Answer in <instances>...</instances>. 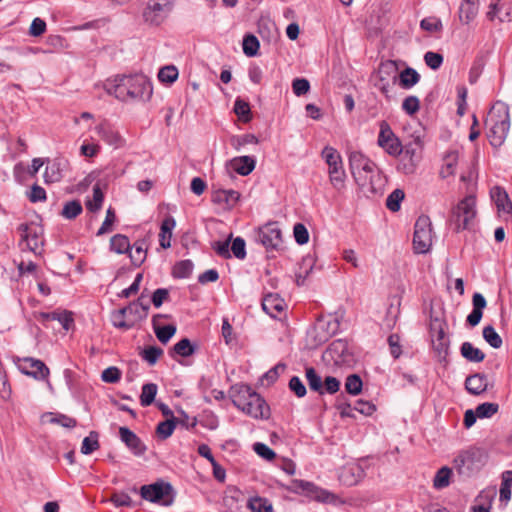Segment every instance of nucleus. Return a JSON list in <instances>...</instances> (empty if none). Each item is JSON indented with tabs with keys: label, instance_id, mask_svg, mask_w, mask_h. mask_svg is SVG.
Segmentation results:
<instances>
[{
	"label": "nucleus",
	"instance_id": "f257e3e1",
	"mask_svg": "<svg viewBox=\"0 0 512 512\" xmlns=\"http://www.w3.org/2000/svg\"><path fill=\"white\" fill-rule=\"evenodd\" d=\"M104 89L109 95L125 102L149 100L153 92L150 81L142 74L117 75L105 81Z\"/></svg>",
	"mask_w": 512,
	"mask_h": 512
},
{
	"label": "nucleus",
	"instance_id": "f03ea898",
	"mask_svg": "<svg viewBox=\"0 0 512 512\" xmlns=\"http://www.w3.org/2000/svg\"><path fill=\"white\" fill-rule=\"evenodd\" d=\"M446 327V312L443 303L434 299L430 308L429 334L433 356L440 364L438 374H440V369L443 370L444 374L447 366L448 336Z\"/></svg>",
	"mask_w": 512,
	"mask_h": 512
},
{
	"label": "nucleus",
	"instance_id": "7ed1b4c3",
	"mask_svg": "<svg viewBox=\"0 0 512 512\" xmlns=\"http://www.w3.org/2000/svg\"><path fill=\"white\" fill-rule=\"evenodd\" d=\"M461 181L466 184L467 195L457 203L450 215V222L454 223L456 232L470 230L474 226L477 216L475 184L473 183L472 172L461 175Z\"/></svg>",
	"mask_w": 512,
	"mask_h": 512
},
{
	"label": "nucleus",
	"instance_id": "20e7f679",
	"mask_svg": "<svg viewBox=\"0 0 512 512\" xmlns=\"http://www.w3.org/2000/svg\"><path fill=\"white\" fill-rule=\"evenodd\" d=\"M488 128L487 138L493 147H500L508 134L510 128V115L508 107L497 103L491 107L485 119Z\"/></svg>",
	"mask_w": 512,
	"mask_h": 512
},
{
	"label": "nucleus",
	"instance_id": "39448f33",
	"mask_svg": "<svg viewBox=\"0 0 512 512\" xmlns=\"http://www.w3.org/2000/svg\"><path fill=\"white\" fill-rule=\"evenodd\" d=\"M349 166L358 186L368 188L372 193L377 192L375 178L380 180V175L374 162L361 152L353 151L349 155Z\"/></svg>",
	"mask_w": 512,
	"mask_h": 512
},
{
	"label": "nucleus",
	"instance_id": "423d86ee",
	"mask_svg": "<svg viewBox=\"0 0 512 512\" xmlns=\"http://www.w3.org/2000/svg\"><path fill=\"white\" fill-rule=\"evenodd\" d=\"M233 403L255 419H267L270 416V408L265 400L248 386L241 390L240 395Z\"/></svg>",
	"mask_w": 512,
	"mask_h": 512
},
{
	"label": "nucleus",
	"instance_id": "0eeeda50",
	"mask_svg": "<svg viewBox=\"0 0 512 512\" xmlns=\"http://www.w3.org/2000/svg\"><path fill=\"white\" fill-rule=\"evenodd\" d=\"M322 158L328 165V174L331 184L339 189L343 187L345 171L343 169L340 153L331 146H326L321 152Z\"/></svg>",
	"mask_w": 512,
	"mask_h": 512
},
{
	"label": "nucleus",
	"instance_id": "6e6552de",
	"mask_svg": "<svg viewBox=\"0 0 512 512\" xmlns=\"http://www.w3.org/2000/svg\"><path fill=\"white\" fill-rule=\"evenodd\" d=\"M432 244V229L430 218L421 215L416 220L413 235V248L416 253H426Z\"/></svg>",
	"mask_w": 512,
	"mask_h": 512
},
{
	"label": "nucleus",
	"instance_id": "1a4fd4ad",
	"mask_svg": "<svg viewBox=\"0 0 512 512\" xmlns=\"http://www.w3.org/2000/svg\"><path fill=\"white\" fill-rule=\"evenodd\" d=\"M397 156L399 157L398 171L405 175H411L416 172L422 159V148L418 143H409L404 146Z\"/></svg>",
	"mask_w": 512,
	"mask_h": 512
},
{
	"label": "nucleus",
	"instance_id": "9d476101",
	"mask_svg": "<svg viewBox=\"0 0 512 512\" xmlns=\"http://www.w3.org/2000/svg\"><path fill=\"white\" fill-rule=\"evenodd\" d=\"M141 497L154 503L170 505L173 502L172 486L169 483L157 482L143 485L140 489Z\"/></svg>",
	"mask_w": 512,
	"mask_h": 512
},
{
	"label": "nucleus",
	"instance_id": "9b49d317",
	"mask_svg": "<svg viewBox=\"0 0 512 512\" xmlns=\"http://www.w3.org/2000/svg\"><path fill=\"white\" fill-rule=\"evenodd\" d=\"M172 9L168 0H149L143 10V19L145 23L158 26L164 22Z\"/></svg>",
	"mask_w": 512,
	"mask_h": 512
},
{
	"label": "nucleus",
	"instance_id": "f8f14e48",
	"mask_svg": "<svg viewBox=\"0 0 512 512\" xmlns=\"http://www.w3.org/2000/svg\"><path fill=\"white\" fill-rule=\"evenodd\" d=\"M257 240L266 248L267 251L281 249L283 240L282 232L277 222H269L260 227L257 231Z\"/></svg>",
	"mask_w": 512,
	"mask_h": 512
},
{
	"label": "nucleus",
	"instance_id": "ddd939ff",
	"mask_svg": "<svg viewBox=\"0 0 512 512\" xmlns=\"http://www.w3.org/2000/svg\"><path fill=\"white\" fill-rule=\"evenodd\" d=\"M13 360L23 374L31 376L36 380H46L49 376V368L41 360L19 356H15Z\"/></svg>",
	"mask_w": 512,
	"mask_h": 512
},
{
	"label": "nucleus",
	"instance_id": "4468645a",
	"mask_svg": "<svg viewBox=\"0 0 512 512\" xmlns=\"http://www.w3.org/2000/svg\"><path fill=\"white\" fill-rule=\"evenodd\" d=\"M390 72L394 73L393 80L395 81L398 77L399 85L403 89H410L414 85H416L420 80V74L411 67H406L399 74L397 73V67L393 62H387L381 64L379 69V74L386 73L390 74Z\"/></svg>",
	"mask_w": 512,
	"mask_h": 512
},
{
	"label": "nucleus",
	"instance_id": "2eb2a0df",
	"mask_svg": "<svg viewBox=\"0 0 512 512\" xmlns=\"http://www.w3.org/2000/svg\"><path fill=\"white\" fill-rule=\"evenodd\" d=\"M378 144L391 156L398 155L403 149L399 139L395 136L391 127L386 121H382L380 123Z\"/></svg>",
	"mask_w": 512,
	"mask_h": 512
},
{
	"label": "nucleus",
	"instance_id": "dca6fc26",
	"mask_svg": "<svg viewBox=\"0 0 512 512\" xmlns=\"http://www.w3.org/2000/svg\"><path fill=\"white\" fill-rule=\"evenodd\" d=\"M18 231L21 234V244L25 243L26 248L29 251H32L34 253L37 252L38 248L42 244L41 240V234L42 229L38 225L31 223V224H21L18 227Z\"/></svg>",
	"mask_w": 512,
	"mask_h": 512
},
{
	"label": "nucleus",
	"instance_id": "f3484780",
	"mask_svg": "<svg viewBox=\"0 0 512 512\" xmlns=\"http://www.w3.org/2000/svg\"><path fill=\"white\" fill-rule=\"evenodd\" d=\"M170 318V315L156 314L152 318V327L158 340L166 344L176 333V326L173 324L164 325L160 324L161 319Z\"/></svg>",
	"mask_w": 512,
	"mask_h": 512
},
{
	"label": "nucleus",
	"instance_id": "a211bd4d",
	"mask_svg": "<svg viewBox=\"0 0 512 512\" xmlns=\"http://www.w3.org/2000/svg\"><path fill=\"white\" fill-rule=\"evenodd\" d=\"M119 436L121 440L130 448L134 454L142 455L146 451V446L143 444L141 439L129 428L120 427Z\"/></svg>",
	"mask_w": 512,
	"mask_h": 512
},
{
	"label": "nucleus",
	"instance_id": "6ab92c4d",
	"mask_svg": "<svg viewBox=\"0 0 512 512\" xmlns=\"http://www.w3.org/2000/svg\"><path fill=\"white\" fill-rule=\"evenodd\" d=\"M489 386L487 376L483 373L469 375L465 380V388L471 395H481Z\"/></svg>",
	"mask_w": 512,
	"mask_h": 512
},
{
	"label": "nucleus",
	"instance_id": "aec40b11",
	"mask_svg": "<svg viewBox=\"0 0 512 512\" xmlns=\"http://www.w3.org/2000/svg\"><path fill=\"white\" fill-rule=\"evenodd\" d=\"M284 300L278 294H267L262 300L263 310L273 318L284 312Z\"/></svg>",
	"mask_w": 512,
	"mask_h": 512
},
{
	"label": "nucleus",
	"instance_id": "412c9836",
	"mask_svg": "<svg viewBox=\"0 0 512 512\" xmlns=\"http://www.w3.org/2000/svg\"><path fill=\"white\" fill-rule=\"evenodd\" d=\"M479 0H462L458 9V18L462 24L469 25L477 16Z\"/></svg>",
	"mask_w": 512,
	"mask_h": 512
},
{
	"label": "nucleus",
	"instance_id": "4be33fe9",
	"mask_svg": "<svg viewBox=\"0 0 512 512\" xmlns=\"http://www.w3.org/2000/svg\"><path fill=\"white\" fill-rule=\"evenodd\" d=\"M490 196L495 203L498 212H512V202L510 201L507 192L500 186H494L490 190Z\"/></svg>",
	"mask_w": 512,
	"mask_h": 512
},
{
	"label": "nucleus",
	"instance_id": "5701e85b",
	"mask_svg": "<svg viewBox=\"0 0 512 512\" xmlns=\"http://www.w3.org/2000/svg\"><path fill=\"white\" fill-rule=\"evenodd\" d=\"M364 471L358 465L343 467L339 474V480L346 486L356 485L363 477Z\"/></svg>",
	"mask_w": 512,
	"mask_h": 512
},
{
	"label": "nucleus",
	"instance_id": "b1692460",
	"mask_svg": "<svg viewBox=\"0 0 512 512\" xmlns=\"http://www.w3.org/2000/svg\"><path fill=\"white\" fill-rule=\"evenodd\" d=\"M300 487L319 502L332 503L336 500L334 494L315 486L313 483L301 481Z\"/></svg>",
	"mask_w": 512,
	"mask_h": 512
},
{
	"label": "nucleus",
	"instance_id": "393cba45",
	"mask_svg": "<svg viewBox=\"0 0 512 512\" xmlns=\"http://www.w3.org/2000/svg\"><path fill=\"white\" fill-rule=\"evenodd\" d=\"M348 352L347 342L344 340H335L327 348L325 355L335 363L344 362L345 355Z\"/></svg>",
	"mask_w": 512,
	"mask_h": 512
},
{
	"label": "nucleus",
	"instance_id": "a878e982",
	"mask_svg": "<svg viewBox=\"0 0 512 512\" xmlns=\"http://www.w3.org/2000/svg\"><path fill=\"white\" fill-rule=\"evenodd\" d=\"M99 137L110 145L119 146L121 143V136L119 133L108 123L102 122L96 127Z\"/></svg>",
	"mask_w": 512,
	"mask_h": 512
},
{
	"label": "nucleus",
	"instance_id": "bb28decb",
	"mask_svg": "<svg viewBox=\"0 0 512 512\" xmlns=\"http://www.w3.org/2000/svg\"><path fill=\"white\" fill-rule=\"evenodd\" d=\"M134 307V304H129L128 306L123 307L119 309L117 312H115L113 314V325L121 330H129L132 327H134L135 321H132L131 319H126L128 313H132Z\"/></svg>",
	"mask_w": 512,
	"mask_h": 512
},
{
	"label": "nucleus",
	"instance_id": "cd10ccee",
	"mask_svg": "<svg viewBox=\"0 0 512 512\" xmlns=\"http://www.w3.org/2000/svg\"><path fill=\"white\" fill-rule=\"evenodd\" d=\"M229 165L238 174L246 176L255 168V160L250 156H240L230 160Z\"/></svg>",
	"mask_w": 512,
	"mask_h": 512
},
{
	"label": "nucleus",
	"instance_id": "c85d7f7f",
	"mask_svg": "<svg viewBox=\"0 0 512 512\" xmlns=\"http://www.w3.org/2000/svg\"><path fill=\"white\" fill-rule=\"evenodd\" d=\"M176 222L172 216H167L161 223L159 233V243L164 249L171 246L172 230L174 229Z\"/></svg>",
	"mask_w": 512,
	"mask_h": 512
},
{
	"label": "nucleus",
	"instance_id": "c756f323",
	"mask_svg": "<svg viewBox=\"0 0 512 512\" xmlns=\"http://www.w3.org/2000/svg\"><path fill=\"white\" fill-rule=\"evenodd\" d=\"M129 257L134 266H140L147 256V244L145 240H137L133 247L130 248Z\"/></svg>",
	"mask_w": 512,
	"mask_h": 512
},
{
	"label": "nucleus",
	"instance_id": "7c9ffc66",
	"mask_svg": "<svg viewBox=\"0 0 512 512\" xmlns=\"http://www.w3.org/2000/svg\"><path fill=\"white\" fill-rule=\"evenodd\" d=\"M461 355L470 362L479 363L485 359V354L480 349L474 347L470 342H464L461 345Z\"/></svg>",
	"mask_w": 512,
	"mask_h": 512
},
{
	"label": "nucleus",
	"instance_id": "2f4dec72",
	"mask_svg": "<svg viewBox=\"0 0 512 512\" xmlns=\"http://www.w3.org/2000/svg\"><path fill=\"white\" fill-rule=\"evenodd\" d=\"M240 194L234 190H219L213 195V201L233 207L239 200Z\"/></svg>",
	"mask_w": 512,
	"mask_h": 512
},
{
	"label": "nucleus",
	"instance_id": "473e14b6",
	"mask_svg": "<svg viewBox=\"0 0 512 512\" xmlns=\"http://www.w3.org/2000/svg\"><path fill=\"white\" fill-rule=\"evenodd\" d=\"M500 486V501L508 502L511 498L512 487V470H507L502 473Z\"/></svg>",
	"mask_w": 512,
	"mask_h": 512
},
{
	"label": "nucleus",
	"instance_id": "72a5a7b5",
	"mask_svg": "<svg viewBox=\"0 0 512 512\" xmlns=\"http://www.w3.org/2000/svg\"><path fill=\"white\" fill-rule=\"evenodd\" d=\"M234 112L244 123H247L252 119L249 103L239 97L235 100Z\"/></svg>",
	"mask_w": 512,
	"mask_h": 512
},
{
	"label": "nucleus",
	"instance_id": "f704fd0d",
	"mask_svg": "<svg viewBox=\"0 0 512 512\" xmlns=\"http://www.w3.org/2000/svg\"><path fill=\"white\" fill-rule=\"evenodd\" d=\"M111 250L116 253L122 254L130 251L131 245L127 236L122 234H116L111 238Z\"/></svg>",
	"mask_w": 512,
	"mask_h": 512
},
{
	"label": "nucleus",
	"instance_id": "c9c22d12",
	"mask_svg": "<svg viewBox=\"0 0 512 512\" xmlns=\"http://www.w3.org/2000/svg\"><path fill=\"white\" fill-rule=\"evenodd\" d=\"M305 374L310 389L322 395L323 381L316 370L313 367H307Z\"/></svg>",
	"mask_w": 512,
	"mask_h": 512
},
{
	"label": "nucleus",
	"instance_id": "e433bc0d",
	"mask_svg": "<svg viewBox=\"0 0 512 512\" xmlns=\"http://www.w3.org/2000/svg\"><path fill=\"white\" fill-rule=\"evenodd\" d=\"M177 419L172 417V419H166L163 422H160L156 427L157 436L165 440L173 434V431L176 427Z\"/></svg>",
	"mask_w": 512,
	"mask_h": 512
},
{
	"label": "nucleus",
	"instance_id": "4c0bfd02",
	"mask_svg": "<svg viewBox=\"0 0 512 512\" xmlns=\"http://www.w3.org/2000/svg\"><path fill=\"white\" fill-rule=\"evenodd\" d=\"M193 353L194 347L188 338L181 339L173 346L172 350L170 351V355L172 357H174V354L180 355L182 357H189Z\"/></svg>",
	"mask_w": 512,
	"mask_h": 512
},
{
	"label": "nucleus",
	"instance_id": "58836bf2",
	"mask_svg": "<svg viewBox=\"0 0 512 512\" xmlns=\"http://www.w3.org/2000/svg\"><path fill=\"white\" fill-rule=\"evenodd\" d=\"M157 394V385L154 383L144 384L140 395V403L143 407L151 405Z\"/></svg>",
	"mask_w": 512,
	"mask_h": 512
},
{
	"label": "nucleus",
	"instance_id": "ea45409f",
	"mask_svg": "<svg viewBox=\"0 0 512 512\" xmlns=\"http://www.w3.org/2000/svg\"><path fill=\"white\" fill-rule=\"evenodd\" d=\"M405 198V193L402 189H395L386 199V207L391 212H398L401 208V202Z\"/></svg>",
	"mask_w": 512,
	"mask_h": 512
},
{
	"label": "nucleus",
	"instance_id": "a19ab883",
	"mask_svg": "<svg viewBox=\"0 0 512 512\" xmlns=\"http://www.w3.org/2000/svg\"><path fill=\"white\" fill-rule=\"evenodd\" d=\"M178 78V69L174 65L162 67L158 72V79L161 83L172 84Z\"/></svg>",
	"mask_w": 512,
	"mask_h": 512
},
{
	"label": "nucleus",
	"instance_id": "79ce46f5",
	"mask_svg": "<svg viewBox=\"0 0 512 512\" xmlns=\"http://www.w3.org/2000/svg\"><path fill=\"white\" fill-rule=\"evenodd\" d=\"M193 263L190 260H182L177 262L172 269L174 278H187L191 275Z\"/></svg>",
	"mask_w": 512,
	"mask_h": 512
},
{
	"label": "nucleus",
	"instance_id": "37998d69",
	"mask_svg": "<svg viewBox=\"0 0 512 512\" xmlns=\"http://www.w3.org/2000/svg\"><path fill=\"white\" fill-rule=\"evenodd\" d=\"M98 436L96 431H91L89 436L84 438L81 446V452L83 454H91L100 448Z\"/></svg>",
	"mask_w": 512,
	"mask_h": 512
},
{
	"label": "nucleus",
	"instance_id": "c03bdc74",
	"mask_svg": "<svg viewBox=\"0 0 512 512\" xmlns=\"http://www.w3.org/2000/svg\"><path fill=\"white\" fill-rule=\"evenodd\" d=\"M253 512H272L273 508L270 502L263 497L250 498L247 505Z\"/></svg>",
	"mask_w": 512,
	"mask_h": 512
},
{
	"label": "nucleus",
	"instance_id": "a18cd8bd",
	"mask_svg": "<svg viewBox=\"0 0 512 512\" xmlns=\"http://www.w3.org/2000/svg\"><path fill=\"white\" fill-rule=\"evenodd\" d=\"M103 200H104V194H103L99 184H95L93 187V199L88 200L86 202V208L90 212H97L98 210H100Z\"/></svg>",
	"mask_w": 512,
	"mask_h": 512
},
{
	"label": "nucleus",
	"instance_id": "49530a36",
	"mask_svg": "<svg viewBox=\"0 0 512 512\" xmlns=\"http://www.w3.org/2000/svg\"><path fill=\"white\" fill-rule=\"evenodd\" d=\"M259 41L256 36L253 34H247L243 39V52L245 55L252 57L258 53L259 50Z\"/></svg>",
	"mask_w": 512,
	"mask_h": 512
},
{
	"label": "nucleus",
	"instance_id": "de8ad7c7",
	"mask_svg": "<svg viewBox=\"0 0 512 512\" xmlns=\"http://www.w3.org/2000/svg\"><path fill=\"white\" fill-rule=\"evenodd\" d=\"M82 211H83V208H82V205H81L80 201L73 200V201L67 202L64 205L61 214L66 219H74L78 215H80L82 213Z\"/></svg>",
	"mask_w": 512,
	"mask_h": 512
},
{
	"label": "nucleus",
	"instance_id": "09e8293b",
	"mask_svg": "<svg viewBox=\"0 0 512 512\" xmlns=\"http://www.w3.org/2000/svg\"><path fill=\"white\" fill-rule=\"evenodd\" d=\"M499 410V405L497 403L485 402L479 404L475 411L478 418H490L494 414H496Z\"/></svg>",
	"mask_w": 512,
	"mask_h": 512
},
{
	"label": "nucleus",
	"instance_id": "8fccbe9b",
	"mask_svg": "<svg viewBox=\"0 0 512 512\" xmlns=\"http://www.w3.org/2000/svg\"><path fill=\"white\" fill-rule=\"evenodd\" d=\"M483 338L493 348H500L502 345L501 337L491 325L485 326L483 328Z\"/></svg>",
	"mask_w": 512,
	"mask_h": 512
},
{
	"label": "nucleus",
	"instance_id": "3c124183",
	"mask_svg": "<svg viewBox=\"0 0 512 512\" xmlns=\"http://www.w3.org/2000/svg\"><path fill=\"white\" fill-rule=\"evenodd\" d=\"M345 390L352 395H358L362 390V380L357 374H351L346 378Z\"/></svg>",
	"mask_w": 512,
	"mask_h": 512
},
{
	"label": "nucleus",
	"instance_id": "603ef678",
	"mask_svg": "<svg viewBox=\"0 0 512 512\" xmlns=\"http://www.w3.org/2000/svg\"><path fill=\"white\" fill-rule=\"evenodd\" d=\"M163 355V350L157 346H149L145 348L142 352V357L145 359L150 365H154L160 356Z\"/></svg>",
	"mask_w": 512,
	"mask_h": 512
},
{
	"label": "nucleus",
	"instance_id": "864d4df0",
	"mask_svg": "<svg viewBox=\"0 0 512 512\" xmlns=\"http://www.w3.org/2000/svg\"><path fill=\"white\" fill-rule=\"evenodd\" d=\"M424 61L429 68L436 70L443 64L444 58L440 53L428 51L424 55Z\"/></svg>",
	"mask_w": 512,
	"mask_h": 512
},
{
	"label": "nucleus",
	"instance_id": "5fc2aeb1",
	"mask_svg": "<svg viewBox=\"0 0 512 512\" xmlns=\"http://www.w3.org/2000/svg\"><path fill=\"white\" fill-rule=\"evenodd\" d=\"M402 109L408 115L416 114L420 109V101L416 96H408L404 99L402 103Z\"/></svg>",
	"mask_w": 512,
	"mask_h": 512
},
{
	"label": "nucleus",
	"instance_id": "6e6d98bb",
	"mask_svg": "<svg viewBox=\"0 0 512 512\" xmlns=\"http://www.w3.org/2000/svg\"><path fill=\"white\" fill-rule=\"evenodd\" d=\"M116 220V214L114 209L109 208L106 213V218L102 223L100 229L97 232V235H103L112 231L113 224Z\"/></svg>",
	"mask_w": 512,
	"mask_h": 512
},
{
	"label": "nucleus",
	"instance_id": "4d7b16f0",
	"mask_svg": "<svg viewBox=\"0 0 512 512\" xmlns=\"http://www.w3.org/2000/svg\"><path fill=\"white\" fill-rule=\"evenodd\" d=\"M231 237H232V235H230V237L225 241H216L212 244V248L217 253V255L224 259H228L231 257V253H230V249H229Z\"/></svg>",
	"mask_w": 512,
	"mask_h": 512
},
{
	"label": "nucleus",
	"instance_id": "13d9d810",
	"mask_svg": "<svg viewBox=\"0 0 512 512\" xmlns=\"http://www.w3.org/2000/svg\"><path fill=\"white\" fill-rule=\"evenodd\" d=\"M467 88L465 86L457 87V114L462 116L467 108L466 98H467Z\"/></svg>",
	"mask_w": 512,
	"mask_h": 512
},
{
	"label": "nucleus",
	"instance_id": "bf43d9fd",
	"mask_svg": "<svg viewBox=\"0 0 512 512\" xmlns=\"http://www.w3.org/2000/svg\"><path fill=\"white\" fill-rule=\"evenodd\" d=\"M253 449L260 457L267 461H272L276 458V453L263 443H255Z\"/></svg>",
	"mask_w": 512,
	"mask_h": 512
},
{
	"label": "nucleus",
	"instance_id": "052dcab7",
	"mask_svg": "<svg viewBox=\"0 0 512 512\" xmlns=\"http://www.w3.org/2000/svg\"><path fill=\"white\" fill-rule=\"evenodd\" d=\"M121 371L117 367H109L102 372V380L106 383H117L121 379Z\"/></svg>",
	"mask_w": 512,
	"mask_h": 512
},
{
	"label": "nucleus",
	"instance_id": "680f3d73",
	"mask_svg": "<svg viewBox=\"0 0 512 512\" xmlns=\"http://www.w3.org/2000/svg\"><path fill=\"white\" fill-rule=\"evenodd\" d=\"M230 252L238 259H244L246 257L245 241L241 237H237L233 240Z\"/></svg>",
	"mask_w": 512,
	"mask_h": 512
},
{
	"label": "nucleus",
	"instance_id": "e2e57ef3",
	"mask_svg": "<svg viewBox=\"0 0 512 512\" xmlns=\"http://www.w3.org/2000/svg\"><path fill=\"white\" fill-rule=\"evenodd\" d=\"M295 240L298 244H306L309 240V233L307 228L302 223L295 224L293 228Z\"/></svg>",
	"mask_w": 512,
	"mask_h": 512
},
{
	"label": "nucleus",
	"instance_id": "0e129e2a",
	"mask_svg": "<svg viewBox=\"0 0 512 512\" xmlns=\"http://www.w3.org/2000/svg\"><path fill=\"white\" fill-rule=\"evenodd\" d=\"M340 389V381L333 377V376H327L323 381V388H322V394L329 393V394H335Z\"/></svg>",
	"mask_w": 512,
	"mask_h": 512
},
{
	"label": "nucleus",
	"instance_id": "69168bd1",
	"mask_svg": "<svg viewBox=\"0 0 512 512\" xmlns=\"http://www.w3.org/2000/svg\"><path fill=\"white\" fill-rule=\"evenodd\" d=\"M290 390L299 398L306 395V387L304 386L301 379L297 376H293L289 381Z\"/></svg>",
	"mask_w": 512,
	"mask_h": 512
},
{
	"label": "nucleus",
	"instance_id": "338daca9",
	"mask_svg": "<svg viewBox=\"0 0 512 512\" xmlns=\"http://www.w3.org/2000/svg\"><path fill=\"white\" fill-rule=\"evenodd\" d=\"M292 89L297 96L305 95L310 89L309 81L304 78H296L293 80Z\"/></svg>",
	"mask_w": 512,
	"mask_h": 512
},
{
	"label": "nucleus",
	"instance_id": "774afa93",
	"mask_svg": "<svg viewBox=\"0 0 512 512\" xmlns=\"http://www.w3.org/2000/svg\"><path fill=\"white\" fill-rule=\"evenodd\" d=\"M421 28L429 32H437L442 28L441 21L436 17H427L421 21Z\"/></svg>",
	"mask_w": 512,
	"mask_h": 512
}]
</instances>
